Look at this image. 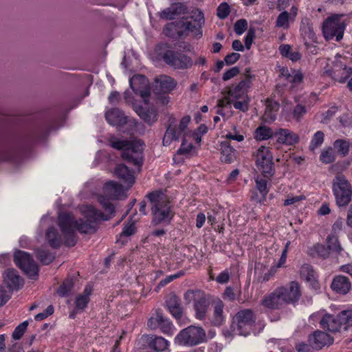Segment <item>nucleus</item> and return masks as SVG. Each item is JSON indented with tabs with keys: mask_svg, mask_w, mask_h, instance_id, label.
<instances>
[{
	"mask_svg": "<svg viewBox=\"0 0 352 352\" xmlns=\"http://www.w3.org/2000/svg\"><path fill=\"white\" fill-rule=\"evenodd\" d=\"M98 201L107 214H104L94 207L89 206L83 211L85 219L75 220L73 215L68 213L59 214L58 224L64 236L66 246L73 247L77 243L75 230L84 234L94 233L97 230L98 221H107L111 218L115 212L113 205L103 196L99 197Z\"/></svg>",
	"mask_w": 352,
	"mask_h": 352,
	"instance_id": "nucleus-1",
	"label": "nucleus"
},
{
	"mask_svg": "<svg viewBox=\"0 0 352 352\" xmlns=\"http://www.w3.org/2000/svg\"><path fill=\"white\" fill-rule=\"evenodd\" d=\"M150 200L153 226L168 225L175 215L168 197L162 191L152 192L147 195Z\"/></svg>",
	"mask_w": 352,
	"mask_h": 352,
	"instance_id": "nucleus-2",
	"label": "nucleus"
},
{
	"mask_svg": "<svg viewBox=\"0 0 352 352\" xmlns=\"http://www.w3.org/2000/svg\"><path fill=\"white\" fill-rule=\"evenodd\" d=\"M109 141L111 147L122 151V157L124 160L138 166H142L144 144L141 140H120L112 136Z\"/></svg>",
	"mask_w": 352,
	"mask_h": 352,
	"instance_id": "nucleus-3",
	"label": "nucleus"
},
{
	"mask_svg": "<svg viewBox=\"0 0 352 352\" xmlns=\"http://www.w3.org/2000/svg\"><path fill=\"white\" fill-rule=\"evenodd\" d=\"M207 337L205 330L199 326L190 325L181 330L175 338V344L192 347L206 342Z\"/></svg>",
	"mask_w": 352,
	"mask_h": 352,
	"instance_id": "nucleus-4",
	"label": "nucleus"
},
{
	"mask_svg": "<svg viewBox=\"0 0 352 352\" xmlns=\"http://www.w3.org/2000/svg\"><path fill=\"white\" fill-rule=\"evenodd\" d=\"M346 26V18L343 14H335L329 16L323 23L322 32L327 40L334 38L336 41L342 39Z\"/></svg>",
	"mask_w": 352,
	"mask_h": 352,
	"instance_id": "nucleus-5",
	"label": "nucleus"
},
{
	"mask_svg": "<svg viewBox=\"0 0 352 352\" xmlns=\"http://www.w3.org/2000/svg\"><path fill=\"white\" fill-rule=\"evenodd\" d=\"M184 299L186 304L192 303L195 317L197 319L203 320L206 318L210 302L204 292L200 289H188L184 293Z\"/></svg>",
	"mask_w": 352,
	"mask_h": 352,
	"instance_id": "nucleus-6",
	"label": "nucleus"
},
{
	"mask_svg": "<svg viewBox=\"0 0 352 352\" xmlns=\"http://www.w3.org/2000/svg\"><path fill=\"white\" fill-rule=\"evenodd\" d=\"M332 190L338 206H346L351 202L352 186L344 175L338 174L334 177Z\"/></svg>",
	"mask_w": 352,
	"mask_h": 352,
	"instance_id": "nucleus-7",
	"label": "nucleus"
},
{
	"mask_svg": "<svg viewBox=\"0 0 352 352\" xmlns=\"http://www.w3.org/2000/svg\"><path fill=\"white\" fill-rule=\"evenodd\" d=\"M256 317L251 309H243L238 311L232 319L233 331L241 336H247L253 331Z\"/></svg>",
	"mask_w": 352,
	"mask_h": 352,
	"instance_id": "nucleus-8",
	"label": "nucleus"
},
{
	"mask_svg": "<svg viewBox=\"0 0 352 352\" xmlns=\"http://www.w3.org/2000/svg\"><path fill=\"white\" fill-rule=\"evenodd\" d=\"M14 260L16 265L30 278L36 279L38 277V265L30 254L22 250H17L14 252Z\"/></svg>",
	"mask_w": 352,
	"mask_h": 352,
	"instance_id": "nucleus-9",
	"label": "nucleus"
},
{
	"mask_svg": "<svg viewBox=\"0 0 352 352\" xmlns=\"http://www.w3.org/2000/svg\"><path fill=\"white\" fill-rule=\"evenodd\" d=\"M256 163L265 177L274 175L273 156L268 147L261 146L257 151Z\"/></svg>",
	"mask_w": 352,
	"mask_h": 352,
	"instance_id": "nucleus-10",
	"label": "nucleus"
},
{
	"mask_svg": "<svg viewBox=\"0 0 352 352\" xmlns=\"http://www.w3.org/2000/svg\"><path fill=\"white\" fill-rule=\"evenodd\" d=\"M146 104H166L169 102L168 93L164 89H133Z\"/></svg>",
	"mask_w": 352,
	"mask_h": 352,
	"instance_id": "nucleus-11",
	"label": "nucleus"
},
{
	"mask_svg": "<svg viewBox=\"0 0 352 352\" xmlns=\"http://www.w3.org/2000/svg\"><path fill=\"white\" fill-rule=\"evenodd\" d=\"M164 61L175 69H186L192 65V59L179 52L166 50L162 55Z\"/></svg>",
	"mask_w": 352,
	"mask_h": 352,
	"instance_id": "nucleus-12",
	"label": "nucleus"
},
{
	"mask_svg": "<svg viewBox=\"0 0 352 352\" xmlns=\"http://www.w3.org/2000/svg\"><path fill=\"white\" fill-rule=\"evenodd\" d=\"M147 325L153 330L160 328L163 333L170 336L173 334L175 330L170 320L164 317L159 309L149 318Z\"/></svg>",
	"mask_w": 352,
	"mask_h": 352,
	"instance_id": "nucleus-13",
	"label": "nucleus"
},
{
	"mask_svg": "<svg viewBox=\"0 0 352 352\" xmlns=\"http://www.w3.org/2000/svg\"><path fill=\"white\" fill-rule=\"evenodd\" d=\"M191 22L178 21L168 23L163 29L164 34L168 37L176 38L188 35L193 32Z\"/></svg>",
	"mask_w": 352,
	"mask_h": 352,
	"instance_id": "nucleus-14",
	"label": "nucleus"
},
{
	"mask_svg": "<svg viewBox=\"0 0 352 352\" xmlns=\"http://www.w3.org/2000/svg\"><path fill=\"white\" fill-rule=\"evenodd\" d=\"M140 342L143 348L153 349V352L164 351L168 346V342L165 338L155 335H142Z\"/></svg>",
	"mask_w": 352,
	"mask_h": 352,
	"instance_id": "nucleus-15",
	"label": "nucleus"
},
{
	"mask_svg": "<svg viewBox=\"0 0 352 352\" xmlns=\"http://www.w3.org/2000/svg\"><path fill=\"white\" fill-rule=\"evenodd\" d=\"M190 121V117L189 116L183 117L178 129H176V126L171 123L167 128L164 136L163 145L168 146L173 140H178L181 133L184 132Z\"/></svg>",
	"mask_w": 352,
	"mask_h": 352,
	"instance_id": "nucleus-16",
	"label": "nucleus"
},
{
	"mask_svg": "<svg viewBox=\"0 0 352 352\" xmlns=\"http://www.w3.org/2000/svg\"><path fill=\"white\" fill-rule=\"evenodd\" d=\"M278 288L286 305L296 303L302 294L300 284L297 281H292L286 286Z\"/></svg>",
	"mask_w": 352,
	"mask_h": 352,
	"instance_id": "nucleus-17",
	"label": "nucleus"
},
{
	"mask_svg": "<svg viewBox=\"0 0 352 352\" xmlns=\"http://www.w3.org/2000/svg\"><path fill=\"white\" fill-rule=\"evenodd\" d=\"M223 98L218 100L219 107H223L227 104L235 102V101L250 99L245 89H227L223 92Z\"/></svg>",
	"mask_w": 352,
	"mask_h": 352,
	"instance_id": "nucleus-18",
	"label": "nucleus"
},
{
	"mask_svg": "<svg viewBox=\"0 0 352 352\" xmlns=\"http://www.w3.org/2000/svg\"><path fill=\"white\" fill-rule=\"evenodd\" d=\"M300 33L307 48L314 47L313 43L316 42V36L312 23L308 18H303L301 20Z\"/></svg>",
	"mask_w": 352,
	"mask_h": 352,
	"instance_id": "nucleus-19",
	"label": "nucleus"
},
{
	"mask_svg": "<svg viewBox=\"0 0 352 352\" xmlns=\"http://www.w3.org/2000/svg\"><path fill=\"white\" fill-rule=\"evenodd\" d=\"M308 342L313 349H321L324 346L332 344L333 338L327 333L317 330L309 336Z\"/></svg>",
	"mask_w": 352,
	"mask_h": 352,
	"instance_id": "nucleus-20",
	"label": "nucleus"
},
{
	"mask_svg": "<svg viewBox=\"0 0 352 352\" xmlns=\"http://www.w3.org/2000/svg\"><path fill=\"white\" fill-rule=\"evenodd\" d=\"M321 327L332 333L340 332L343 329L342 323L339 320V316L325 314L320 320Z\"/></svg>",
	"mask_w": 352,
	"mask_h": 352,
	"instance_id": "nucleus-21",
	"label": "nucleus"
},
{
	"mask_svg": "<svg viewBox=\"0 0 352 352\" xmlns=\"http://www.w3.org/2000/svg\"><path fill=\"white\" fill-rule=\"evenodd\" d=\"M104 116L107 122L112 126H122L128 122V118L118 108L107 110Z\"/></svg>",
	"mask_w": 352,
	"mask_h": 352,
	"instance_id": "nucleus-22",
	"label": "nucleus"
},
{
	"mask_svg": "<svg viewBox=\"0 0 352 352\" xmlns=\"http://www.w3.org/2000/svg\"><path fill=\"white\" fill-rule=\"evenodd\" d=\"M262 305L269 309H280L286 305L283 298L280 294V291L277 287L272 293L265 297L262 300Z\"/></svg>",
	"mask_w": 352,
	"mask_h": 352,
	"instance_id": "nucleus-23",
	"label": "nucleus"
},
{
	"mask_svg": "<svg viewBox=\"0 0 352 352\" xmlns=\"http://www.w3.org/2000/svg\"><path fill=\"white\" fill-rule=\"evenodd\" d=\"M274 137L279 144L294 145L299 142V136L287 129H278L274 132Z\"/></svg>",
	"mask_w": 352,
	"mask_h": 352,
	"instance_id": "nucleus-24",
	"label": "nucleus"
},
{
	"mask_svg": "<svg viewBox=\"0 0 352 352\" xmlns=\"http://www.w3.org/2000/svg\"><path fill=\"white\" fill-rule=\"evenodd\" d=\"M104 192L105 195L111 199H121L126 197L122 186L113 181L105 184Z\"/></svg>",
	"mask_w": 352,
	"mask_h": 352,
	"instance_id": "nucleus-25",
	"label": "nucleus"
},
{
	"mask_svg": "<svg viewBox=\"0 0 352 352\" xmlns=\"http://www.w3.org/2000/svg\"><path fill=\"white\" fill-rule=\"evenodd\" d=\"M115 175L130 188L135 182L133 172L123 164H118L114 170Z\"/></svg>",
	"mask_w": 352,
	"mask_h": 352,
	"instance_id": "nucleus-26",
	"label": "nucleus"
},
{
	"mask_svg": "<svg viewBox=\"0 0 352 352\" xmlns=\"http://www.w3.org/2000/svg\"><path fill=\"white\" fill-rule=\"evenodd\" d=\"M186 6L182 3H173L170 7L160 13V17L164 20H171L186 12Z\"/></svg>",
	"mask_w": 352,
	"mask_h": 352,
	"instance_id": "nucleus-27",
	"label": "nucleus"
},
{
	"mask_svg": "<svg viewBox=\"0 0 352 352\" xmlns=\"http://www.w3.org/2000/svg\"><path fill=\"white\" fill-rule=\"evenodd\" d=\"M266 108L263 116V120L267 123H272L276 119V114L279 110V103L273 99L267 98L265 101Z\"/></svg>",
	"mask_w": 352,
	"mask_h": 352,
	"instance_id": "nucleus-28",
	"label": "nucleus"
},
{
	"mask_svg": "<svg viewBox=\"0 0 352 352\" xmlns=\"http://www.w3.org/2000/svg\"><path fill=\"white\" fill-rule=\"evenodd\" d=\"M166 304L168 311L176 320H180L182 318L183 307L179 298L176 295H170L166 300Z\"/></svg>",
	"mask_w": 352,
	"mask_h": 352,
	"instance_id": "nucleus-29",
	"label": "nucleus"
},
{
	"mask_svg": "<svg viewBox=\"0 0 352 352\" xmlns=\"http://www.w3.org/2000/svg\"><path fill=\"white\" fill-rule=\"evenodd\" d=\"M331 289L340 294H347L351 287L349 278L344 276H336L331 285Z\"/></svg>",
	"mask_w": 352,
	"mask_h": 352,
	"instance_id": "nucleus-30",
	"label": "nucleus"
},
{
	"mask_svg": "<svg viewBox=\"0 0 352 352\" xmlns=\"http://www.w3.org/2000/svg\"><path fill=\"white\" fill-rule=\"evenodd\" d=\"M4 278L8 287L12 289L18 290L23 285V279L18 274L17 272L13 269H8L6 272Z\"/></svg>",
	"mask_w": 352,
	"mask_h": 352,
	"instance_id": "nucleus-31",
	"label": "nucleus"
},
{
	"mask_svg": "<svg viewBox=\"0 0 352 352\" xmlns=\"http://www.w3.org/2000/svg\"><path fill=\"white\" fill-rule=\"evenodd\" d=\"M190 16L194 21V23H192L191 25L193 29L192 32L197 37L200 38L202 36L201 28L205 23L204 14L200 10L195 9L192 11Z\"/></svg>",
	"mask_w": 352,
	"mask_h": 352,
	"instance_id": "nucleus-32",
	"label": "nucleus"
},
{
	"mask_svg": "<svg viewBox=\"0 0 352 352\" xmlns=\"http://www.w3.org/2000/svg\"><path fill=\"white\" fill-rule=\"evenodd\" d=\"M221 160L224 163L231 164L236 158V151L228 142L221 143Z\"/></svg>",
	"mask_w": 352,
	"mask_h": 352,
	"instance_id": "nucleus-33",
	"label": "nucleus"
},
{
	"mask_svg": "<svg viewBox=\"0 0 352 352\" xmlns=\"http://www.w3.org/2000/svg\"><path fill=\"white\" fill-rule=\"evenodd\" d=\"M223 302L218 300L213 303V316L211 320L214 326H221L225 320L223 315Z\"/></svg>",
	"mask_w": 352,
	"mask_h": 352,
	"instance_id": "nucleus-34",
	"label": "nucleus"
},
{
	"mask_svg": "<svg viewBox=\"0 0 352 352\" xmlns=\"http://www.w3.org/2000/svg\"><path fill=\"white\" fill-rule=\"evenodd\" d=\"M46 239L52 248H58L62 243L65 242V238L60 235L58 231L54 228H50L46 232Z\"/></svg>",
	"mask_w": 352,
	"mask_h": 352,
	"instance_id": "nucleus-35",
	"label": "nucleus"
},
{
	"mask_svg": "<svg viewBox=\"0 0 352 352\" xmlns=\"http://www.w3.org/2000/svg\"><path fill=\"white\" fill-rule=\"evenodd\" d=\"M256 187L261 193V197H258L257 195H254L252 196V199L256 202L264 201L266 199V195L269 192L267 180L258 177L256 179Z\"/></svg>",
	"mask_w": 352,
	"mask_h": 352,
	"instance_id": "nucleus-36",
	"label": "nucleus"
},
{
	"mask_svg": "<svg viewBox=\"0 0 352 352\" xmlns=\"http://www.w3.org/2000/svg\"><path fill=\"white\" fill-rule=\"evenodd\" d=\"M89 302V298L87 294H80L76 298L75 309L69 314L71 318H74L75 314L79 311H82L87 306Z\"/></svg>",
	"mask_w": 352,
	"mask_h": 352,
	"instance_id": "nucleus-37",
	"label": "nucleus"
},
{
	"mask_svg": "<svg viewBox=\"0 0 352 352\" xmlns=\"http://www.w3.org/2000/svg\"><path fill=\"white\" fill-rule=\"evenodd\" d=\"M154 82L155 88H175L177 85L173 78L166 75L156 77Z\"/></svg>",
	"mask_w": 352,
	"mask_h": 352,
	"instance_id": "nucleus-38",
	"label": "nucleus"
},
{
	"mask_svg": "<svg viewBox=\"0 0 352 352\" xmlns=\"http://www.w3.org/2000/svg\"><path fill=\"white\" fill-rule=\"evenodd\" d=\"M136 111L139 116L149 124L154 123L157 120V114L153 109L146 110L143 107H140Z\"/></svg>",
	"mask_w": 352,
	"mask_h": 352,
	"instance_id": "nucleus-39",
	"label": "nucleus"
},
{
	"mask_svg": "<svg viewBox=\"0 0 352 352\" xmlns=\"http://www.w3.org/2000/svg\"><path fill=\"white\" fill-rule=\"evenodd\" d=\"M131 88H150L148 79L142 74H135L129 80Z\"/></svg>",
	"mask_w": 352,
	"mask_h": 352,
	"instance_id": "nucleus-40",
	"label": "nucleus"
},
{
	"mask_svg": "<svg viewBox=\"0 0 352 352\" xmlns=\"http://www.w3.org/2000/svg\"><path fill=\"white\" fill-rule=\"evenodd\" d=\"M273 130L267 126H260L255 131V138L258 140H265L274 136Z\"/></svg>",
	"mask_w": 352,
	"mask_h": 352,
	"instance_id": "nucleus-41",
	"label": "nucleus"
},
{
	"mask_svg": "<svg viewBox=\"0 0 352 352\" xmlns=\"http://www.w3.org/2000/svg\"><path fill=\"white\" fill-rule=\"evenodd\" d=\"M349 142L345 140H337L333 143V149L341 157H345L349 151Z\"/></svg>",
	"mask_w": 352,
	"mask_h": 352,
	"instance_id": "nucleus-42",
	"label": "nucleus"
},
{
	"mask_svg": "<svg viewBox=\"0 0 352 352\" xmlns=\"http://www.w3.org/2000/svg\"><path fill=\"white\" fill-rule=\"evenodd\" d=\"M300 277L307 282H313L315 280V272L311 265L304 264L300 270Z\"/></svg>",
	"mask_w": 352,
	"mask_h": 352,
	"instance_id": "nucleus-43",
	"label": "nucleus"
},
{
	"mask_svg": "<svg viewBox=\"0 0 352 352\" xmlns=\"http://www.w3.org/2000/svg\"><path fill=\"white\" fill-rule=\"evenodd\" d=\"M327 247L330 252H335L340 254L342 248L339 243L338 238L335 234H329L327 238Z\"/></svg>",
	"mask_w": 352,
	"mask_h": 352,
	"instance_id": "nucleus-44",
	"label": "nucleus"
},
{
	"mask_svg": "<svg viewBox=\"0 0 352 352\" xmlns=\"http://www.w3.org/2000/svg\"><path fill=\"white\" fill-rule=\"evenodd\" d=\"M290 21H292L289 12L283 11L278 16L276 21V26L284 30H287L289 28Z\"/></svg>",
	"mask_w": 352,
	"mask_h": 352,
	"instance_id": "nucleus-45",
	"label": "nucleus"
},
{
	"mask_svg": "<svg viewBox=\"0 0 352 352\" xmlns=\"http://www.w3.org/2000/svg\"><path fill=\"white\" fill-rule=\"evenodd\" d=\"M338 316L339 320L342 323L344 331H346L350 327H352V310L342 311Z\"/></svg>",
	"mask_w": 352,
	"mask_h": 352,
	"instance_id": "nucleus-46",
	"label": "nucleus"
},
{
	"mask_svg": "<svg viewBox=\"0 0 352 352\" xmlns=\"http://www.w3.org/2000/svg\"><path fill=\"white\" fill-rule=\"evenodd\" d=\"M320 160L322 163L330 164L336 160V151L331 147L324 149L320 154Z\"/></svg>",
	"mask_w": 352,
	"mask_h": 352,
	"instance_id": "nucleus-47",
	"label": "nucleus"
},
{
	"mask_svg": "<svg viewBox=\"0 0 352 352\" xmlns=\"http://www.w3.org/2000/svg\"><path fill=\"white\" fill-rule=\"evenodd\" d=\"M74 287L72 279L65 280L57 290V293L60 296H67Z\"/></svg>",
	"mask_w": 352,
	"mask_h": 352,
	"instance_id": "nucleus-48",
	"label": "nucleus"
},
{
	"mask_svg": "<svg viewBox=\"0 0 352 352\" xmlns=\"http://www.w3.org/2000/svg\"><path fill=\"white\" fill-rule=\"evenodd\" d=\"M36 256L44 265H48L54 260V256L44 250H38Z\"/></svg>",
	"mask_w": 352,
	"mask_h": 352,
	"instance_id": "nucleus-49",
	"label": "nucleus"
},
{
	"mask_svg": "<svg viewBox=\"0 0 352 352\" xmlns=\"http://www.w3.org/2000/svg\"><path fill=\"white\" fill-rule=\"evenodd\" d=\"M324 135L322 131H317L314 134V135L311 141V143L309 145L310 149L311 151H314L316 148L320 146L324 141Z\"/></svg>",
	"mask_w": 352,
	"mask_h": 352,
	"instance_id": "nucleus-50",
	"label": "nucleus"
},
{
	"mask_svg": "<svg viewBox=\"0 0 352 352\" xmlns=\"http://www.w3.org/2000/svg\"><path fill=\"white\" fill-rule=\"evenodd\" d=\"M28 326V321H24L19 324L12 333V337L13 339L17 340L21 338L23 336L27 327Z\"/></svg>",
	"mask_w": 352,
	"mask_h": 352,
	"instance_id": "nucleus-51",
	"label": "nucleus"
},
{
	"mask_svg": "<svg viewBox=\"0 0 352 352\" xmlns=\"http://www.w3.org/2000/svg\"><path fill=\"white\" fill-rule=\"evenodd\" d=\"M193 148L192 143H187L185 138L183 139L180 148L177 150V154L179 155H188Z\"/></svg>",
	"mask_w": 352,
	"mask_h": 352,
	"instance_id": "nucleus-52",
	"label": "nucleus"
},
{
	"mask_svg": "<svg viewBox=\"0 0 352 352\" xmlns=\"http://www.w3.org/2000/svg\"><path fill=\"white\" fill-rule=\"evenodd\" d=\"M307 112V109L305 106L298 104L294 109L293 116L296 120L300 121Z\"/></svg>",
	"mask_w": 352,
	"mask_h": 352,
	"instance_id": "nucleus-53",
	"label": "nucleus"
},
{
	"mask_svg": "<svg viewBox=\"0 0 352 352\" xmlns=\"http://www.w3.org/2000/svg\"><path fill=\"white\" fill-rule=\"evenodd\" d=\"M234 32L238 35H241L248 28V22L245 19H239L234 24Z\"/></svg>",
	"mask_w": 352,
	"mask_h": 352,
	"instance_id": "nucleus-54",
	"label": "nucleus"
},
{
	"mask_svg": "<svg viewBox=\"0 0 352 352\" xmlns=\"http://www.w3.org/2000/svg\"><path fill=\"white\" fill-rule=\"evenodd\" d=\"M230 14V7L226 3H221L217 8V16L219 19H226Z\"/></svg>",
	"mask_w": 352,
	"mask_h": 352,
	"instance_id": "nucleus-55",
	"label": "nucleus"
},
{
	"mask_svg": "<svg viewBox=\"0 0 352 352\" xmlns=\"http://www.w3.org/2000/svg\"><path fill=\"white\" fill-rule=\"evenodd\" d=\"M135 232V226L134 222H128L124 225L122 232L120 233V237L122 236H130Z\"/></svg>",
	"mask_w": 352,
	"mask_h": 352,
	"instance_id": "nucleus-56",
	"label": "nucleus"
},
{
	"mask_svg": "<svg viewBox=\"0 0 352 352\" xmlns=\"http://www.w3.org/2000/svg\"><path fill=\"white\" fill-rule=\"evenodd\" d=\"M316 253L321 257L327 258L330 254L331 252L328 247L324 244L318 243L314 246Z\"/></svg>",
	"mask_w": 352,
	"mask_h": 352,
	"instance_id": "nucleus-57",
	"label": "nucleus"
},
{
	"mask_svg": "<svg viewBox=\"0 0 352 352\" xmlns=\"http://www.w3.org/2000/svg\"><path fill=\"white\" fill-rule=\"evenodd\" d=\"M182 274H183V273L182 272H178V273L175 274L166 276L165 278H164V279H162V280H161L160 281V283H158V285H157V286L156 287V289H160L161 287H164L165 285H166L167 284H168L169 283H170L173 280L179 278Z\"/></svg>",
	"mask_w": 352,
	"mask_h": 352,
	"instance_id": "nucleus-58",
	"label": "nucleus"
},
{
	"mask_svg": "<svg viewBox=\"0 0 352 352\" xmlns=\"http://www.w3.org/2000/svg\"><path fill=\"white\" fill-rule=\"evenodd\" d=\"M54 307L52 305H49L43 312L36 314L34 318L37 321L43 320L51 316L54 313Z\"/></svg>",
	"mask_w": 352,
	"mask_h": 352,
	"instance_id": "nucleus-59",
	"label": "nucleus"
},
{
	"mask_svg": "<svg viewBox=\"0 0 352 352\" xmlns=\"http://www.w3.org/2000/svg\"><path fill=\"white\" fill-rule=\"evenodd\" d=\"M250 99L242 101H235L232 103L236 109H239L243 112H245L249 109Z\"/></svg>",
	"mask_w": 352,
	"mask_h": 352,
	"instance_id": "nucleus-60",
	"label": "nucleus"
},
{
	"mask_svg": "<svg viewBox=\"0 0 352 352\" xmlns=\"http://www.w3.org/2000/svg\"><path fill=\"white\" fill-rule=\"evenodd\" d=\"M338 111V107L333 106L328 109L325 113H322L323 118L322 120V123H327L329 120L335 116L336 113Z\"/></svg>",
	"mask_w": 352,
	"mask_h": 352,
	"instance_id": "nucleus-61",
	"label": "nucleus"
},
{
	"mask_svg": "<svg viewBox=\"0 0 352 352\" xmlns=\"http://www.w3.org/2000/svg\"><path fill=\"white\" fill-rule=\"evenodd\" d=\"M239 73V68L238 67H233L223 74L222 78L226 81L236 76Z\"/></svg>",
	"mask_w": 352,
	"mask_h": 352,
	"instance_id": "nucleus-62",
	"label": "nucleus"
},
{
	"mask_svg": "<svg viewBox=\"0 0 352 352\" xmlns=\"http://www.w3.org/2000/svg\"><path fill=\"white\" fill-rule=\"evenodd\" d=\"M288 79L295 84H298L302 82L303 74L300 71H294L292 75H289Z\"/></svg>",
	"mask_w": 352,
	"mask_h": 352,
	"instance_id": "nucleus-63",
	"label": "nucleus"
},
{
	"mask_svg": "<svg viewBox=\"0 0 352 352\" xmlns=\"http://www.w3.org/2000/svg\"><path fill=\"white\" fill-rule=\"evenodd\" d=\"M240 56L241 55L239 53L233 52L228 54L225 57L224 61L227 65H232L239 59Z\"/></svg>",
	"mask_w": 352,
	"mask_h": 352,
	"instance_id": "nucleus-64",
	"label": "nucleus"
}]
</instances>
